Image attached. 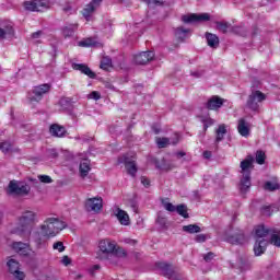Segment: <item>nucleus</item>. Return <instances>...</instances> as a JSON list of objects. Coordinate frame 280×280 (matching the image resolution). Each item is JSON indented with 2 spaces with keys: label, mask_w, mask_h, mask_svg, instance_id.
Wrapping results in <instances>:
<instances>
[{
  "label": "nucleus",
  "mask_w": 280,
  "mask_h": 280,
  "mask_svg": "<svg viewBox=\"0 0 280 280\" xmlns=\"http://www.w3.org/2000/svg\"><path fill=\"white\" fill-rule=\"evenodd\" d=\"M65 229H67V222L58 218H47L36 230L33 232L31 230L30 240L36 248H43L49 240L57 237L60 231H65Z\"/></svg>",
  "instance_id": "obj_1"
},
{
  "label": "nucleus",
  "mask_w": 280,
  "mask_h": 280,
  "mask_svg": "<svg viewBox=\"0 0 280 280\" xmlns=\"http://www.w3.org/2000/svg\"><path fill=\"white\" fill-rule=\"evenodd\" d=\"M211 156V151L203 152V159H209Z\"/></svg>",
  "instance_id": "obj_55"
},
{
  "label": "nucleus",
  "mask_w": 280,
  "mask_h": 280,
  "mask_svg": "<svg viewBox=\"0 0 280 280\" xmlns=\"http://www.w3.org/2000/svg\"><path fill=\"white\" fill-rule=\"evenodd\" d=\"M72 69H74V71H81V73H84V75H88V78H91L92 80L95 79V72L84 63H73Z\"/></svg>",
  "instance_id": "obj_18"
},
{
  "label": "nucleus",
  "mask_w": 280,
  "mask_h": 280,
  "mask_svg": "<svg viewBox=\"0 0 280 280\" xmlns=\"http://www.w3.org/2000/svg\"><path fill=\"white\" fill-rule=\"evenodd\" d=\"M224 240L230 244H244V242H246V237L242 232H238L236 234H225Z\"/></svg>",
  "instance_id": "obj_17"
},
{
  "label": "nucleus",
  "mask_w": 280,
  "mask_h": 280,
  "mask_svg": "<svg viewBox=\"0 0 280 280\" xmlns=\"http://www.w3.org/2000/svg\"><path fill=\"white\" fill-rule=\"evenodd\" d=\"M215 143H220V141H223L224 136L226 135V126L220 125L219 128L215 131Z\"/></svg>",
  "instance_id": "obj_29"
},
{
  "label": "nucleus",
  "mask_w": 280,
  "mask_h": 280,
  "mask_svg": "<svg viewBox=\"0 0 280 280\" xmlns=\"http://www.w3.org/2000/svg\"><path fill=\"white\" fill-rule=\"evenodd\" d=\"M161 270L164 272V277L172 279L174 277V267L167 262L160 264Z\"/></svg>",
  "instance_id": "obj_26"
},
{
  "label": "nucleus",
  "mask_w": 280,
  "mask_h": 280,
  "mask_svg": "<svg viewBox=\"0 0 280 280\" xmlns=\"http://www.w3.org/2000/svg\"><path fill=\"white\" fill-rule=\"evenodd\" d=\"M9 192L15 196H26V194H30V186L16 180H11L9 184Z\"/></svg>",
  "instance_id": "obj_10"
},
{
  "label": "nucleus",
  "mask_w": 280,
  "mask_h": 280,
  "mask_svg": "<svg viewBox=\"0 0 280 280\" xmlns=\"http://www.w3.org/2000/svg\"><path fill=\"white\" fill-rule=\"evenodd\" d=\"M118 163L125 164L127 174H129V176H132V177L137 176V163L135 162V160L124 155L118 159Z\"/></svg>",
  "instance_id": "obj_13"
},
{
  "label": "nucleus",
  "mask_w": 280,
  "mask_h": 280,
  "mask_svg": "<svg viewBox=\"0 0 280 280\" xmlns=\"http://www.w3.org/2000/svg\"><path fill=\"white\" fill-rule=\"evenodd\" d=\"M122 255L126 256V252L125 250H122Z\"/></svg>",
  "instance_id": "obj_60"
},
{
  "label": "nucleus",
  "mask_w": 280,
  "mask_h": 280,
  "mask_svg": "<svg viewBox=\"0 0 280 280\" xmlns=\"http://www.w3.org/2000/svg\"><path fill=\"white\" fill-rule=\"evenodd\" d=\"M49 132L52 137L62 138L67 135V129L61 125L54 124L50 126Z\"/></svg>",
  "instance_id": "obj_20"
},
{
  "label": "nucleus",
  "mask_w": 280,
  "mask_h": 280,
  "mask_svg": "<svg viewBox=\"0 0 280 280\" xmlns=\"http://www.w3.org/2000/svg\"><path fill=\"white\" fill-rule=\"evenodd\" d=\"M51 91V85L48 83L37 85L33 89L32 92H28L27 98L30 102H40L43 100V95H47V93Z\"/></svg>",
  "instance_id": "obj_5"
},
{
  "label": "nucleus",
  "mask_w": 280,
  "mask_h": 280,
  "mask_svg": "<svg viewBox=\"0 0 280 280\" xmlns=\"http://www.w3.org/2000/svg\"><path fill=\"white\" fill-rule=\"evenodd\" d=\"M11 149L12 145L9 142H2L0 145V150H2V152H10Z\"/></svg>",
  "instance_id": "obj_43"
},
{
  "label": "nucleus",
  "mask_w": 280,
  "mask_h": 280,
  "mask_svg": "<svg viewBox=\"0 0 280 280\" xmlns=\"http://www.w3.org/2000/svg\"><path fill=\"white\" fill-rule=\"evenodd\" d=\"M182 231H184V233H189L190 235H194V233H201L202 229L198 224H188L184 225L182 228Z\"/></svg>",
  "instance_id": "obj_27"
},
{
  "label": "nucleus",
  "mask_w": 280,
  "mask_h": 280,
  "mask_svg": "<svg viewBox=\"0 0 280 280\" xmlns=\"http://www.w3.org/2000/svg\"><path fill=\"white\" fill-rule=\"evenodd\" d=\"M88 97H89V100H95V101H97V100H100V98L102 97V95L100 94V92L93 91L92 93H90V94L88 95Z\"/></svg>",
  "instance_id": "obj_42"
},
{
  "label": "nucleus",
  "mask_w": 280,
  "mask_h": 280,
  "mask_svg": "<svg viewBox=\"0 0 280 280\" xmlns=\"http://www.w3.org/2000/svg\"><path fill=\"white\" fill-rule=\"evenodd\" d=\"M12 248L15 250V253L22 255L23 257H27L32 250V248H30V244L23 242H14L12 244Z\"/></svg>",
  "instance_id": "obj_15"
},
{
  "label": "nucleus",
  "mask_w": 280,
  "mask_h": 280,
  "mask_svg": "<svg viewBox=\"0 0 280 280\" xmlns=\"http://www.w3.org/2000/svg\"><path fill=\"white\" fill-rule=\"evenodd\" d=\"M211 16L209 13H200V14H187L182 16V21L184 23H202L205 21H209Z\"/></svg>",
  "instance_id": "obj_12"
},
{
  "label": "nucleus",
  "mask_w": 280,
  "mask_h": 280,
  "mask_svg": "<svg viewBox=\"0 0 280 280\" xmlns=\"http://www.w3.org/2000/svg\"><path fill=\"white\" fill-rule=\"evenodd\" d=\"M152 130L154 131L155 135H159V132H161V129L153 127Z\"/></svg>",
  "instance_id": "obj_57"
},
{
  "label": "nucleus",
  "mask_w": 280,
  "mask_h": 280,
  "mask_svg": "<svg viewBox=\"0 0 280 280\" xmlns=\"http://www.w3.org/2000/svg\"><path fill=\"white\" fill-rule=\"evenodd\" d=\"M237 130L241 137H248L250 135V127H248V122L244 118L238 120Z\"/></svg>",
  "instance_id": "obj_21"
},
{
  "label": "nucleus",
  "mask_w": 280,
  "mask_h": 280,
  "mask_svg": "<svg viewBox=\"0 0 280 280\" xmlns=\"http://www.w3.org/2000/svg\"><path fill=\"white\" fill-rule=\"evenodd\" d=\"M217 30L218 32H221V34H228V32H235V28H232L231 23L229 22H217Z\"/></svg>",
  "instance_id": "obj_23"
},
{
  "label": "nucleus",
  "mask_w": 280,
  "mask_h": 280,
  "mask_svg": "<svg viewBox=\"0 0 280 280\" xmlns=\"http://www.w3.org/2000/svg\"><path fill=\"white\" fill-rule=\"evenodd\" d=\"M38 222V215L34 211H24L18 220V228L15 233L22 237V240H30L32 235V228Z\"/></svg>",
  "instance_id": "obj_2"
},
{
  "label": "nucleus",
  "mask_w": 280,
  "mask_h": 280,
  "mask_svg": "<svg viewBox=\"0 0 280 280\" xmlns=\"http://www.w3.org/2000/svg\"><path fill=\"white\" fill-rule=\"evenodd\" d=\"M95 45V40L93 38H86L84 40L79 42V47H93Z\"/></svg>",
  "instance_id": "obj_37"
},
{
  "label": "nucleus",
  "mask_w": 280,
  "mask_h": 280,
  "mask_svg": "<svg viewBox=\"0 0 280 280\" xmlns=\"http://www.w3.org/2000/svg\"><path fill=\"white\" fill-rule=\"evenodd\" d=\"M8 270L11 275H13L14 279L24 280L25 272L21 271V262L19 260L10 257L7 261Z\"/></svg>",
  "instance_id": "obj_9"
},
{
  "label": "nucleus",
  "mask_w": 280,
  "mask_h": 280,
  "mask_svg": "<svg viewBox=\"0 0 280 280\" xmlns=\"http://www.w3.org/2000/svg\"><path fill=\"white\" fill-rule=\"evenodd\" d=\"M270 244H272L277 248H280V236L279 232H277L276 230H272L270 234Z\"/></svg>",
  "instance_id": "obj_31"
},
{
  "label": "nucleus",
  "mask_w": 280,
  "mask_h": 280,
  "mask_svg": "<svg viewBox=\"0 0 280 280\" xmlns=\"http://www.w3.org/2000/svg\"><path fill=\"white\" fill-rule=\"evenodd\" d=\"M156 222L160 226H167V219L164 217L159 215Z\"/></svg>",
  "instance_id": "obj_44"
},
{
  "label": "nucleus",
  "mask_w": 280,
  "mask_h": 280,
  "mask_svg": "<svg viewBox=\"0 0 280 280\" xmlns=\"http://www.w3.org/2000/svg\"><path fill=\"white\" fill-rule=\"evenodd\" d=\"M141 184L144 187H148L150 185V179L148 177H141Z\"/></svg>",
  "instance_id": "obj_52"
},
{
  "label": "nucleus",
  "mask_w": 280,
  "mask_h": 280,
  "mask_svg": "<svg viewBox=\"0 0 280 280\" xmlns=\"http://www.w3.org/2000/svg\"><path fill=\"white\" fill-rule=\"evenodd\" d=\"M266 100V94L261 91H253L247 100V107L249 110H259V104Z\"/></svg>",
  "instance_id": "obj_7"
},
{
  "label": "nucleus",
  "mask_w": 280,
  "mask_h": 280,
  "mask_svg": "<svg viewBox=\"0 0 280 280\" xmlns=\"http://www.w3.org/2000/svg\"><path fill=\"white\" fill-rule=\"evenodd\" d=\"M125 244H130L131 246H135V244H137V241L132 238H125Z\"/></svg>",
  "instance_id": "obj_53"
},
{
  "label": "nucleus",
  "mask_w": 280,
  "mask_h": 280,
  "mask_svg": "<svg viewBox=\"0 0 280 280\" xmlns=\"http://www.w3.org/2000/svg\"><path fill=\"white\" fill-rule=\"evenodd\" d=\"M61 264L63 266H69V264H71V258H69V256H63L61 259Z\"/></svg>",
  "instance_id": "obj_50"
},
{
  "label": "nucleus",
  "mask_w": 280,
  "mask_h": 280,
  "mask_svg": "<svg viewBox=\"0 0 280 280\" xmlns=\"http://www.w3.org/2000/svg\"><path fill=\"white\" fill-rule=\"evenodd\" d=\"M25 10L28 12H43L49 10V1L47 0H30L24 2Z\"/></svg>",
  "instance_id": "obj_8"
},
{
  "label": "nucleus",
  "mask_w": 280,
  "mask_h": 280,
  "mask_svg": "<svg viewBox=\"0 0 280 280\" xmlns=\"http://www.w3.org/2000/svg\"><path fill=\"white\" fill-rule=\"evenodd\" d=\"M97 8V5L95 3L90 2L84 9H83V16L84 19H86V21H89V19H91V14H93L95 12V9Z\"/></svg>",
  "instance_id": "obj_28"
},
{
  "label": "nucleus",
  "mask_w": 280,
  "mask_h": 280,
  "mask_svg": "<svg viewBox=\"0 0 280 280\" xmlns=\"http://www.w3.org/2000/svg\"><path fill=\"white\" fill-rule=\"evenodd\" d=\"M215 257V254L209 252L203 256L205 261H211Z\"/></svg>",
  "instance_id": "obj_48"
},
{
  "label": "nucleus",
  "mask_w": 280,
  "mask_h": 280,
  "mask_svg": "<svg viewBox=\"0 0 280 280\" xmlns=\"http://www.w3.org/2000/svg\"><path fill=\"white\" fill-rule=\"evenodd\" d=\"M262 215H272V207L270 206H265L261 209Z\"/></svg>",
  "instance_id": "obj_41"
},
{
  "label": "nucleus",
  "mask_w": 280,
  "mask_h": 280,
  "mask_svg": "<svg viewBox=\"0 0 280 280\" xmlns=\"http://www.w3.org/2000/svg\"><path fill=\"white\" fill-rule=\"evenodd\" d=\"M78 30V24H70L69 26H66L62 31L63 36L67 38L71 36L75 31Z\"/></svg>",
  "instance_id": "obj_32"
},
{
  "label": "nucleus",
  "mask_w": 280,
  "mask_h": 280,
  "mask_svg": "<svg viewBox=\"0 0 280 280\" xmlns=\"http://www.w3.org/2000/svg\"><path fill=\"white\" fill-rule=\"evenodd\" d=\"M206 40L207 44L212 48V49H218L220 46V38L218 35L212 34V33H206Z\"/></svg>",
  "instance_id": "obj_22"
},
{
  "label": "nucleus",
  "mask_w": 280,
  "mask_h": 280,
  "mask_svg": "<svg viewBox=\"0 0 280 280\" xmlns=\"http://www.w3.org/2000/svg\"><path fill=\"white\" fill-rule=\"evenodd\" d=\"M110 67H113V60H110L108 57H104L101 61V69L107 71V69H110Z\"/></svg>",
  "instance_id": "obj_34"
},
{
  "label": "nucleus",
  "mask_w": 280,
  "mask_h": 280,
  "mask_svg": "<svg viewBox=\"0 0 280 280\" xmlns=\"http://www.w3.org/2000/svg\"><path fill=\"white\" fill-rule=\"evenodd\" d=\"M45 34L42 31L35 32L32 34V38L36 40L37 38H43Z\"/></svg>",
  "instance_id": "obj_46"
},
{
  "label": "nucleus",
  "mask_w": 280,
  "mask_h": 280,
  "mask_svg": "<svg viewBox=\"0 0 280 280\" xmlns=\"http://www.w3.org/2000/svg\"><path fill=\"white\" fill-rule=\"evenodd\" d=\"M93 270H100V265H94Z\"/></svg>",
  "instance_id": "obj_59"
},
{
  "label": "nucleus",
  "mask_w": 280,
  "mask_h": 280,
  "mask_svg": "<svg viewBox=\"0 0 280 280\" xmlns=\"http://www.w3.org/2000/svg\"><path fill=\"white\" fill-rule=\"evenodd\" d=\"M189 34V30H185L184 27H177L175 31V36L178 40H185Z\"/></svg>",
  "instance_id": "obj_30"
},
{
  "label": "nucleus",
  "mask_w": 280,
  "mask_h": 280,
  "mask_svg": "<svg viewBox=\"0 0 280 280\" xmlns=\"http://www.w3.org/2000/svg\"><path fill=\"white\" fill-rule=\"evenodd\" d=\"M158 148H167L170 145V139L167 138H156Z\"/></svg>",
  "instance_id": "obj_38"
},
{
  "label": "nucleus",
  "mask_w": 280,
  "mask_h": 280,
  "mask_svg": "<svg viewBox=\"0 0 280 280\" xmlns=\"http://www.w3.org/2000/svg\"><path fill=\"white\" fill-rule=\"evenodd\" d=\"M12 36H14V28L12 26L0 27V40L12 38Z\"/></svg>",
  "instance_id": "obj_24"
},
{
  "label": "nucleus",
  "mask_w": 280,
  "mask_h": 280,
  "mask_svg": "<svg viewBox=\"0 0 280 280\" xmlns=\"http://www.w3.org/2000/svg\"><path fill=\"white\" fill-rule=\"evenodd\" d=\"M52 248H54V250H58V253H65L66 247L62 242L58 241L52 244Z\"/></svg>",
  "instance_id": "obj_39"
},
{
  "label": "nucleus",
  "mask_w": 280,
  "mask_h": 280,
  "mask_svg": "<svg viewBox=\"0 0 280 280\" xmlns=\"http://www.w3.org/2000/svg\"><path fill=\"white\" fill-rule=\"evenodd\" d=\"M255 159L248 155L245 160L241 162V173L243 177L241 178V191L246 194L250 189V171L253 170V163Z\"/></svg>",
  "instance_id": "obj_4"
},
{
  "label": "nucleus",
  "mask_w": 280,
  "mask_h": 280,
  "mask_svg": "<svg viewBox=\"0 0 280 280\" xmlns=\"http://www.w3.org/2000/svg\"><path fill=\"white\" fill-rule=\"evenodd\" d=\"M267 1H272V0H267Z\"/></svg>",
  "instance_id": "obj_61"
},
{
  "label": "nucleus",
  "mask_w": 280,
  "mask_h": 280,
  "mask_svg": "<svg viewBox=\"0 0 280 280\" xmlns=\"http://www.w3.org/2000/svg\"><path fill=\"white\" fill-rule=\"evenodd\" d=\"M224 100H222L220 96H212L207 103V108L209 110H218L219 108H222Z\"/></svg>",
  "instance_id": "obj_19"
},
{
  "label": "nucleus",
  "mask_w": 280,
  "mask_h": 280,
  "mask_svg": "<svg viewBox=\"0 0 280 280\" xmlns=\"http://www.w3.org/2000/svg\"><path fill=\"white\" fill-rule=\"evenodd\" d=\"M38 180L40 183L46 184V185H49L50 183H54V179H51V177L48 176V175H38Z\"/></svg>",
  "instance_id": "obj_40"
},
{
  "label": "nucleus",
  "mask_w": 280,
  "mask_h": 280,
  "mask_svg": "<svg viewBox=\"0 0 280 280\" xmlns=\"http://www.w3.org/2000/svg\"><path fill=\"white\" fill-rule=\"evenodd\" d=\"M149 5H163L165 0H148Z\"/></svg>",
  "instance_id": "obj_47"
},
{
  "label": "nucleus",
  "mask_w": 280,
  "mask_h": 280,
  "mask_svg": "<svg viewBox=\"0 0 280 280\" xmlns=\"http://www.w3.org/2000/svg\"><path fill=\"white\" fill-rule=\"evenodd\" d=\"M163 205H164V209H166V211H171V212L176 211L175 206H173L172 203H170V202H163Z\"/></svg>",
  "instance_id": "obj_45"
},
{
  "label": "nucleus",
  "mask_w": 280,
  "mask_h": 280,
  "mask_svg": "<svg viewBox=\"0 0 280 280\" xmlns=\"http://www.w3.org/2000/svg\"><path fill=\"white\" fill-rule=\"evenodd\" d=\"M272 231V229H268L264 225H259L255 229L256 243L254 245V253L256 257H259V255H264V253H266L268 241L264 240L262 237H268V235H271Z\"/></svg>",
  "instance_id": "obj_3"
},
{
  "label": "nucleus",
  "mask_w": 280,
  "mask_h": 280,
  "mask_svg": "<svg viewBox=\"0 0 280 280\" xmlns=\"http://www.w3.org/2000/svg\"><path fill=\"white\" fill-rule=\"evenodd\" d=\"M213 124H215V121L211 118H208L205 120V130H207V128H209V126H213Z\"/></svg>",
  "instance_id": "obj_49"
},
{
  "label": "nucleus",
  "mask_w": 280,
  "mask_h": 280,
  "mask_svg": "<svg viewBox=\"0 0 280 280\" xmlns=\"http://www.w3.org/2000/svg\"><path fill=\"white\" fill-rule=\"evenodd\" d=\"M104 207V201L101 197H93L85 200V209L93 213H100Z\"/></svg>",
  "instance_id": "obj_11"
},
{
  "label": "nucleus",
  "mask_w": 280,
  "mask_h": 280,
  "mask_svg": "<svg viewBox=\"0 0 280 280\" xmlns=\"http://www.w3.org/2000/svg\"><path fill=\"white\" fill-rule=\"evenodd\" d=\"M103 0H92L93 3H95L96 5H100V3H102Z\"/></svg>",
  "instance_id": "obj_58"
},
{
  "label": "nucleus",
  "mask_w": 280,
  "mask_h": 280,
  "mask_svg": "<svg viewBox=\"0 0 280 280\" xmlns=\"http://www.w3.org/2000/svg\"><path fill=\"white\" fill-rule=\"evenodd\" d=\"M178 141H180V137H179L178 135H175L174 141H172L171 143H172L173 145H176V143H178Z\"/></svg>",
  "instance_id": "obj_54"
},
{
  "label": "nucleus",
  "mask_w": 280,
  "mask_h": 280,
  "mask_svg": "<svg viewBox=\"0 0 280 280\" xmlns=\"http://www.w3.org/2000/svg\"><path fill=\"white\" fill-rule=\"evenodd\" d=\"M279 183L277 182H266L264 188L266 191H277L279 189Z\"/></svg>",
  "instance_id": "obj_33"
},
{
  "label": "nucleus",
  "mask_w": 280,
  "mask_h": 280,
  "mask_svg": "<svg viewBox=\"0 0 280 280\" xmlns=\"http://www.w3.org/2000/svg\"><path fill=\"white\" fill-rule=\"evenodd\" d=\"M256 163H258V165L266 163V153L264 151L256 152Z\"/></svg>",
  "instance_id": "obj_36"
},
{
  "label": "nucleus",
  "mask_w": 280,
  "mask_h": 280,
  "mask_svg": "<svg viewBox=\"0 0 280 280\" xmlns=\"http://www.w3.org/2000/svg\"><path fill=\"white\" fill-rule=\"evenodd\" d=\"M196 242H207V236L205 234H199L196 236Z\"/></svg>",
  "instance_id": "obj_51"
},
{
  "label": "nucleus",
  "mask_w": 280,
  "mask_h": 280,
  "mask_svg": "<svg viewBox=\"0 0 280 280\" xmlns=\"http://www.w3.org/2000/svg\"><path fill=\"white\" fill-rule=\"evenodd\" d=\"M114 213H115V217L117 218L118 222L122 226H130V215H128V212L118 208L115 210Z\"/></svg>",
  "instance_id": "obj_16"
},
{
  "label": "nucleus",
  "mask_w": 280,
  "mask_h": 280,
  "mask_svg": "<svg viewBox=\"0 0 280 280\" xmlns=\"http://www.w3.org/2000/svg\"><path fill=\"white\" fill-rule=\"evenodd\" d=\"M79 172H80L82 178L89 176V172H91V162L89 160H83L80 163Z\"/></svg>",
  "instance_id": "obj_25"
},
{
  "label": "nucleus",
  "mask_w": 280,
  "mask_h": 280,
  "mask_svg": "<svg viewBox=\"0 0 280 280\" xmlns=\"http://www.w3.org/2000/svg\"><path fill=\"white\" fill-rule=\"evenodd\" d=\"M185 152H183V151H179V152H177L176 153V155H177V159H183V156H185Z\"/></svg>",
  "instance_id": "obj_56"
},
{
  "label": "nucleus",
  "mask_w": 280,
  "mask_h": 280,
  "mask_svg": "<svg viewBox=\"0 0 280 280\" xmlns=\"http://www.w3.org/2000/svg\"><path fill=\"white\" fill-rule=\"evenodd\" d=\"M100 250L96 254L97 259H108V255L115 252V243L110 240H103L98 244Z\"/></svg>",
  "instance_id": "obj_6"
},
{
  "label": "nucleus",
  "mask_w": 280,
  "mask_h": 280,
  "mask_svg": "<svg viewBox=\"0 0 280 280\" xmlns=\"http://www.w3.org/2000/svg\"><path fill=\"white\" fill-rule=\"evenodd\" d=\"M175 211H177V213L182 215V218H189V214L187 213V206L185 205L177 206L175 208Z\"/></svg>",
  "instance_id": "obj_35"
},
{
  "label": "nucleus",
  "mask_w": 280,
  "mask_h": 280,
  "mask_svg": "<svg viewBox=\"0 0 280 280\" xmlns=\"http://www.w3.org/2000/svg\"><path fill=\"white\" fill-rule=\"evenodd\" d=\"M154 60L153 51H143L135 56L136 65H148V62H152Z\"/></svg>",
  "instance_id": "obj_14"
}]
</instances>
